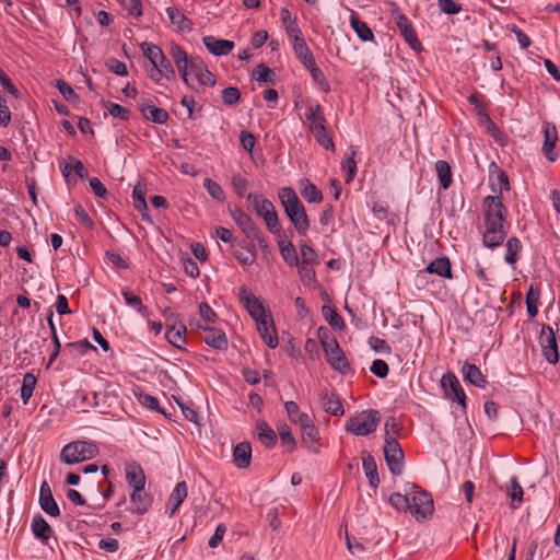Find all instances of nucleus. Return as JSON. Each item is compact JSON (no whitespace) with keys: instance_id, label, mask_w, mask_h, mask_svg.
Segmentation results:
<instances>
[{"instance_id":"obj_27","label":"nucleus","mask_w":560,"mask_h":560,"mask_svg":"<svg viewBox=\"0 0 560 560\" xmlns=\"http://www.w3.org/2000/svg\"><path fill=\"white\" fill-rule=\"evenodd\" d=\"M186 498L187 485L185 481H180L175 486L173 492L171 493L165 506V512L170 516L174 515Z\"/></svg>"},{"instance_id":"obj_26","label":"nucleus","mask_w":560,"mask_h":560,"mask_svg":"<svg viewBox=\"0 0 560 560\" xmlns=\"http://www.w3.org/2000/svg\"><path fill=\"white\" fill-rule=\"evenodd\" d=\"M434 273L442 278L452 279V266L451 260L446 256H442L432 260L420 273Z\"/></svg>"},{"instance_id":"obj_17","label":"nucleus","mask_w":560,"mask_h":560,"mask_svg":"<svg viewBox=\"0 0 560 560\" xmlns=\"http://www.w3.org/2000/svg\"><path fill=\"white\" fill-rule=\"evenodd\" d=\"M197 328L205 332L203 341L215 350H225L228 348V338L221 329L210 326H203L201 323L196 324Z\"/></svg>"},{"instance_id":"obj_11","label":"nucleus","mask_w":560,"mask_h":560,"mask_svg":"<svg viewBox=\"0 0 560 560\" xmlns=\"http://www.w3.org/2000/svg\"><path fill=\"white\" fill-rule=\"evenodd\" d=\"M483 221H506V208L502 196H487L482 201Z\"/></svg>"},{"instance_id":"obj_31","label":"nucleus","mask_w":560,"mask_h":560,"mask_svg":"<svg viewBox=\"0 0 560 560\" xmlns=\"http://www.w3.org/2000/svg\"><path fill=\"white\" fill-rule=\"evenodd\" d=\"M462 373L466 382L477 387L485 388L488 383L480 369L475 364L466 362L463 365Z\"/></svg>"},{"instance_id":"obj_19","label":"nucleus","mask_w":560,"mask_h":560,"mask_svg":"<svg viewBox=\"0 0 560 560\" xmlns=\"http://www.w3.org/2000/svg\"><path fill=\"white\" fill-rule=\"evenodd\" d=\"M396 25L404 36L405 40L409 44V46L415 50H422L421 43L419 42L417 34L408 20V18L404 13H398L395 16Z\"/></svg>"},{"instance_id":"obj_53","label":"nucleus","mask_w":560,"mask_h":560,"mask_svg":"<svg viewBox=\"0 0 560 560\" xmlns=\"http://www.w3.org/2000/svg\"><path fill=\"white\" fill-rule=\"evenodd\" d=\"M102 104L114 118H119L120 120H124V121L129 119L130 110L128 108L122 107L121 105L109 102V101H107V102L103 101Z\"/></svg>"},{"instance_id":"obj_28","label":"nucleus","mask_w":560,"mask_h":560,"mask_svg":"<svg viewBox=\"0 0 560 560\" xmlns=\"http://www.w3.org/2000/svg\"><path fill=\"white\" fill-rule=\"evenodd\" d=\"M320 405L326 412L332 416H342L345 412L339 396L334 392L323 393L320 395Z\"/></svg>"},{"instance_id":"obj_47","label":"nucleus","mask_w":560,"mask_h":560,"mask_svg":"<svg viewBox=\"0 0 560 560\" xmlns=\"http://www.w3.org/2000/svg\"><path fill=\"white\" fill-rule=\"evenodd\" d=\"M505 261L509 265H514L518 259V254L522 249L521 241L516 236H512L506 242Z\"/></svg>"},{"instance_id":"obj_49","label":"nucleus","mask_w":560,"mask_h":560,"mask_svg":"<svg viewBox=\"0 0 560 560\" xmlns=\"http://www.w3.org/2000/svg\"><path fill=\"white\" fill-rule=\"evenodd\" d=\"M300 253H301L300 264H304V265L318 264V255H317L316 250L311 245H308L305 241L300 242Z\"/></svg>"},{"instance_id":"obj_50","label":"nucleus","mask_w":560,"mask_h":560,"mask_svg":"<svg viewBox=\"0 0 560 560\" xmlns=\"http://www.w3.org/2000/svg\"><path fill=\"white\" fill-rule=\"evenodd\" d=\"M315 140L326 150H335V143L327 131V126L325 127H315V130H312Z\"/></svg>"},{"instance_id":"obj_18","label":"nucleus","mask_w":560,"mask_h":560,"mask_svg":"<svg viewBox=\"0 0 560 560\" xmlns=\"http://www.w3.org/2000/svg\"><path fill=\"white\" fill-rule=\"evenodd\" d=\"M138 104L139 109L145 119L160 125H163L167 121L170 117L168 113L163 108L154 106L151 100L140 98Z\"/></svg>"},{"instance_id":"obj_1","label":"nucleus","mask_w":560,"mask_h":560,"mask_svg":"<svg viewBox=\"0 0 560 560\" xmlns=\"http://www.w3.org/2000/svg\"><path fill=\"white\" fill-rule=\"evenodd\" d=\"M278 197L296 232L305 236L310 229V220L295 190L292 187H283L279 189Z\"/></svg>"},{"instance_id":"obj_40","label":"nucleus","mask_w":560,"mask_h":560,"mask_svg":"<svg viewBox=\"0 0 560 560\" xmlns=\"http://www.w3.org/2000/svg\"><path fill=\"white\" fill-rule=\"evenodd\" d=\"M293 50L298 59L303 63V66L310 67L315 62L314 56L310 50L305 39H300L298 43H293Z\"/></svg>"},{"instance_id":"obj_57","label":"nucleus","mask_w":560,"mask_h":560,"mask_svg":"<svg viewBox=\"0 0 560 560\" xmlns=\"http://www.w3.org/2000/svg\"><path fill=\"white\" fill-rule=\"evenodd\" d=\"M141 49L143 55L150 60L151 65L155 67L161 56H164L163 50L159 46L150 43H142Z\"/></svg>"},{"instance_id":"obj_55","label":"nucleus","mask_w":560,"mask_h":560,"mask_svg":"<svg viewBox=\"0 0 560 560\" xmlns=\"http://www.w3.org/2000/svg\"><path fill=\"white\" fill-rule=\"evenodd\" d=\"M301 194L307 202H322L323 200L322 191L308 180L304 184V187L301 189Z\"/></svg>"},{"instance_id":"obj_10","label":"nucleus","mask_w":560,"mask_h":560,"mask_svg":"<svg viewBox=\"0 0 560 560\" xmlns=\"http://www.w3.org/2000/svg\"><path fill=\"white\" fill-rule=\"evenodd\" d=\"M238 296L242 305L255 322L270 314L266 312L260 300L246 285L238 289Z\"/></svg>"},{"instance_id":"obj_51","label":"nucleus","mask_w":560,"mask_h":560,"mask_svg":"<svg viewBox=\"0 0 560 560\" xmlns=\"http://www.w3.org/2000/svg\"><path fill=\"white\" fill-rule=\"evenodd\" d=\"M509 494L512 499L511 506L513 509H517L523 501V488L521 487L517 478L514 476L510 481V487L508 488Z\"/></svg>"},{"instance_id":"obj_34","label":"nucleus","mask_w":560,"mask_h":560,"mask_svg":"<svg viewBox=\"0 0 560 560\" xmlns=\"http://www.w3.org/2000/svg\"><path fill=\"white\" fill-rule=\"evenodd\" d=\"M305 117L310 121V130H315V127L327 126V120L324 116L322 106L317 103L308 105L305 109Z\"/></svg>"},{"instance_id":"obj_35","label":"nucleus","mask_w":560,"mask_h":560,"mask_svg":"<svg viewBox=\"0 0 560 560\" xmlns=\"http://www.w3.org/2000/svg\"><path fill=\"white\" fill-rule=\"evenodd\" d=\"M166 13L171 20V23L182 32H189L192 28V22L185 16V14L175 7L166 8Z\"/></svg>"},{"instance_id":"obj_38","label":"nucleus","mask_w":560,"mask_h":560,"mask_svg":"<svg viewBox=\"0 0 560 560\" xmlns=\"http://www.w3.org/2000/svg\"><path fill=\"white\" fill-rule=\"evenodd\" d=\"M301 432L303 443L306 445V447L315 454L318 453L319 446L317 443L319 441V432L315 424H312L306 429H302Z\"/></svg>"},{"instance_id":"obj_56","label":"nucleus","mask_w":560,"mask_h":560,"mask_svg":"<svg viewBox=\"0 0 560 560\" xmlns=\"http://www.w3.org/2000/svg\"><path fill=\"white\" fill-rule=\"evenodd\" d=\"M279 436L281 440V444L287 446L289 451H293L296 447V441L291 432V429L288 424L283 423L278 427Z\"/></svg>"},{"instance_id":"obj_25","label":"nucleus","mask_w":560,"mask_h":560,"mask_svg":"<svg viewBox=\"0 0 560 560\" xmlns=\"http://www.w3.org/2000/svg\"><path fill=\"white\" fill-rule=\"evenodd\" d=\"M125 470L127 483L132 488V490H144L145 475L141 466L136 462L127 463Z\"/></svg>"},{"instance_id":"obj_39","label":"nucleus","mask_w":560,"mask_h":560,"mask_svg":"<svg viewBox=\"0 0 560 560\" xmlns=\"http://www.w3.org/2000/svg\"><path fill=\"white\" fill-rule=\"evenodd\" d=\"M350 24L353 31L357 33L358 37L363 42L373 40L374 35L372 30L368 26L365 22L359 19L354 13L350 18Z\"/></svg>"},{"instance_id":"obj_33","label":"nucleus","mask_w":560,"mask_h":560,"mask_svg":"<svg viewBox=\"0 0 560 560\" xmlns=\"http://www.w3.org/2000/svg\"><path fill=\"white\" fill-rule=\"evenodd\" d=\"M277 236H278V246H279L280 254H281L283 260L291 267L298 266L300 259H299V256H298L294 245L291 242L284 241V238H283L284 235L282 234V232H280V235H277Z\"/></svg>"},{"instance_id":"obj_9","label":"nucleus","mask_w":560,"mask_h":560,"mask_svg":"<svg viewBox=\"0 0 560 560\" xmlns=\"http://www.w3.org/2000/svg\"><path fill=\"white\" fill-rule=\"evenodd\" d=\"M539 343L541 346L542 355L550 364H556L559 361L558 342L556 331L549 325H542L539 336Z\"/></svg>"},{"instance_id":"obj_64","label":"nucleus","mask_w":560,"mask_h":560,"mask_svg":"<svg viewBox=\"0 0 560 560\" xmlns=\"http://www.w3.org/2000/svg\"><path fill=\"white\" fill-rule=\"evenodd\" d=\"M120 5L129 15L139 18L142 15V2L141 0H118Z\"/></svg>"},{"instance_id":"obj_5","label":"nucleus","mask_w":560,"mask_h":560,"mask_svg":"<svg viewBox=\"0 0 560 560\" xmlns=\"http://www.w3.org/2000/svg\"><path fill=\"white\" fill-rule=\"evenodd\" d=\"M380 420L381 413L378 410H363L347 421L346 429L355 435H368L376 430Z\"/></svg>"},{"instance_id":"obj_61","label":"nucleus","mask_w":560,"mask_h":560,"mask_svg":"<svg viewBox=\"0 0 560 560\" xmlns=\"http://www.w3.org/2000/svg\"><path fill=\"white\" fill-rule=\"evenodd\" d=\"M203 187L208 194L217 201H223L225 198L222 187L211 178H205Z\"/></svg>"},{"instance_id":"obj_45","label":"nucleus","mask_w":560,"mask_h":560,"mask_svg":"<svg viewBox=\"0 0 560 560\" xmlns=\"http://www.w3.org/2000/svg\"><path fill=\"white\" fill-rule=\"evenodd\" d=\"M323 316L332 329L342 330L345 322L334 307L324 305L322 307Z\"/></svg>"},{"instance_id":"obj_22","label":"nucleus","mask_w":560,"mask_h":560,"mask_svg":"<svg viewBox=\"0 0 560 560\" xmlns=\"http://www.w3.org/2000/svg\"><path fill=\"white\" fill-rule=\"evenodd\" d=\"M202 43L206 48L214 56L229 55L234 49V42L220 39L212 35L205 36Z\"/></svg>"},{"instance_id":"obj_44","label":"nucleus","mask_w":560,"mask_h":560,"mask_svg":"<svg viewBox=\"0 0 560 560\" xmlns=\"http://www.w3.org/2000/svg\"><path fill=\"white\" fill-rule=\"evenodd\" d=\"M37 378L32 372H27L24 374L23 383L21 387V398L23 404L26 405L30 398L33 395V392L36 387Z\"/></svg>"},{"instance_id":"obj_24","label":"nucleus","mask_w":560,"mask_h":560,"mask_svg":"<svg viewBox=\"0 0 560 560\" xmlns=\"http://www.w3.org/2000/svg\"><path fill=\"white\" fill-rule=\"evenodd\" d=\"M31 530L34 537L40 540V542L44 545H48V541L54 534L51 526L46 522L42 514H36L33 517Z\"/></svg>"},{"instance_id":"obj_63","label":"nucleus","mask_w":560,"mask_h":560,"mask_svg":"<svg viewBox=\"0 0 560 560\" xmlns=\"http://www.w3.org/2000/svg\"><path fill=\"white\" fill-rule=\"evenodd\" d=\"M232 254L233 256L242 264L243 266H250L256 260V253L254 249H248V253H243L241 249L236 248V245H232Z\"/></svg>"},{"instance_id":"obj_14","label":"nucleus","mask_w":560,"mask_h":560,"mask_svg":"<svg viewBox=\"0 0 560 560\" xmlns=\"http://www.w3.org/2000/svg\"><path fill=\"white\" fill-rule=\"evenodd\" d=\"M542 132L545 139L541 152L548 161L556 162L559 156L556 151V144L558 141V131L556 125L553 122L546 121L544 124Z\"/></svg>"},{"instance_id":"obj_13","label":"nucleus","mask_w":560,"mask_h":560,"mask_svg":"<svg viewBox=\"0 0 560 560\" xmlns=\"http://www.w3.org/2000/svg\"><path fill=\"white\" fill-rule=\"evenodd\" d=\"M190 78L192 82L196 81L198 85L214 86L215 77L209 71L203 60L198 57H190Z\"/></svg>"},{"instance_id":"obj_59","label":"nucleus","mask_w":560,"mask_h":560,"mask_svg":"<svg viewBox=\"0 0 560 560\" xmlns=\"http://www.w3.org/2000/svg\"><path fill=\"white\" fill-rule=\"evenodd\" d=\"M141 49L143 55L150 60L151 65L155 67L161 56H164L163 50L159 46L150 43H142Z\"/></svg>"},{"instance_id":"obj_30","label":"nucleus","mask_w":560,"mask_h":560,"mask_svg":"<svg viewBox=\"0 0 560 560\" xmlns=\"http://www.w3.org/2000/svg\"><path fill=\"white\" fill-rule=\"evenodd\" d=\"M187 332V327L184 323L179 322L178 325L174 322V324H168V328H166L165 338L167 341L178 349H183V343H185V335Z\"/></svg>"},{"instance_id":"obj_29","label":"nucleus","mask_w":560,"mask_h":560,"mask_svg":"<svg viewBox=\"0 0 560 560\" xmlns=\"http://www.w3.org/2000/svg\"><path fill=\"white\" fill-rule=\"evenodd\" d=\"M362 466L369 483L372 488H377L380 485V477L377 472V465L374 457L366 451L362 453Z\"/></svg>"},{"instance_id":"obj_52","label":"nucleus","mask_w":560,"mask_h":560,"mask_svg":"<svg viewBox=\"0 0 560 560\" xmlns=\"http://www.w3.org/2000/svg\"><path fill=\"white\" fill-rule=\"evenodd\" d=\"M306 69L310 71L313 81L318 84L320 90L325 93H328L330 91V85L323 71L317 67L316 62L312 63L310 67H306Z\"/></svg>"},{"instance_id":"obj_41","label":"nucleus","mask_w":560,"mask_h":560,"mask_svg":"<svg viewBox=\"0 0 560 560\" xmlns=\"http://www.w3.org/2000/svg\"><path fill=\"white\" fill-rule=\"evenodd\" d=\"M435 171L439 177L441 188L447 189L453 182L450 164L444 160H439L435 163Z\"/></svg>"},{"instance_id":"obj_32","label":"nucleus","mask_w":560,"mask_h":560,"mask_svg":"<svg viewBox=\"0 0 560 560\" xmlns=\"http://www.w3.org/2000/svg\"><path fill=\"white\" fill-rule=\"evenodd\" d=\"M252 459V446L248 442L238 443L233 450V462L234 464L243 469L250 465Z\"/></svg>"},{"instance_id":"obj_37","label":"nucleus","mask_w":560,"mask_h":560,"mask_svg":"<svg viewBox=\"0 0 560 560\" xmlns=\"http://www.w3.org/2000/svg\"><path fill=\"white\" fill-rule=\"evenodd\" d=\"M132 199L135 208L141 213L142 218L151 222L148 215V205L145 201V189L140 185H136L132 190Z\"/></svg>"},{"instance_id":"obj_20","label":"nucleus","mask_w":560,"mask_h":560,"mask_svg":"<svg viewBox=\"0 0 560 560\" xmlns=\"http://www.w3.org/2000/svg\"><path fill=\"white\" fill-rule=\"evenodd\" d=\"M39 505L42 510L49 516L57 517L60 515V509L51 493V489L47 481H43L40 485Z\"/></svg>"},{"instance_id":"obj_12","label":"nucleus","mask_w":560,"mask_h":560,"mask_svg":"<svg viewBox=\"0 0 560 560\" xmlns=\"http://www.w3.org/2000/svg\"><path fill=\"white\" fill-rule=\"evenodd\" d=\"M441 385L447 399L457 401L463 409L466 408V395L455 374L451 372L444 374L441 380Z\"/></svg>"},{"instance_id":"obj_46","label":"nucleus","mask_w":560,"mask_h":560,"mask_svg":"<svg viewBox=\"0 0 560 560\" xmlns=\"http://www.w3.org/2000/svg\"><path fill=\"white\" fill-rule=\"evenodd\" d=\"M252 77L258 83H275V72L264 63L253 69Z\"/></svg>"},{"instance_id":"obj_4","label":"nucleus","mask_w":560,"mask_h":560,"mask_svg":"<svg viewBox=\"0 0 560 560\" xmlns=\"http://www.w3.org/2000/svg\"><path fill=\"white\" fill-rule=\"evenodd\" d=\"M247 200L252 201L256 213L262 218L268 231L275 235H280L281 226L273 203L264 198L262 195L249 194Z\"/></svg>"},{"instance_id":"obj_58","label":"nucleus","mask_w":560,"mask_h":560,"mask_svg":"<svg viewBox=\"0 0 560 560\" xmlns=\"http://www.w3.org/2000/svg\"><path fill=\"white\" fill-rule=\"evenodd\" d=\"M141 49L143 55L150 60L151 65L155 67L161 56H164L163 50L159 46L150 43H142Z\"/></svg>"},{"instance_id":"obj_16","label":"nucleus","mask_w":560,"mask_h":560,"mask_svg":"<svg viewBox=\"0 0 560 560\" xmlns=\"http://www.w3.org/2000/svg\"><path fill=\"white\" fill-rule=\"evenodd\" d=\"M256 326L264 342L271 349L277 348L279 339L271 314L256 320Z\"/></svg>"},{"instance_id":"obj_48","label":"nucleus","mask_w":560,"mask_h":560,"mask_svg":"<svg viewBox=\"0 0 560 560\" xmlns=\"http://www.w3.org/2000/svg\"><path fill=\"white\" fill-rule=\"evenodd\" d=\"M540 298V289L534 288V285L529 287V290L526 293V306L527 313L529 317H535L538 313V302Z\"/></svg>"},{"instance_id":"obj_8","label":"nucleus","mask_w":560,"mask_h":560,"mask_svg":"<svg viewBox=\"0 0 560 560\" xmlns=\"http://www.w3.org/2000/svg\"><path fill=\"white\" fill-rule=\"evenodd\" d=\"M505 223L506 221H483L482 244L485 247L494 248L503 244L506 237Z\"/></svg>"},{"instance_id":"obj_6","label":"nucleus","mask_w":560,"mask_h":560,"mask_svg":"<svg viewBox=\"0 0 560 560\" xmlns=\"http://www.w3.org/2000/svg\"><path fill=\"white\" fill-rule=\"evenodd\" d=\"M384 457L389 471L399 476L404 467V451L395 435L385 434Z\"/></svg>"},{"instance_id":"obj_54","label":"nucleus","mask_w":560,"mask_h":560,"mask_svg":"<svg viewBox=\"0 0 560 560\" xmlns=\"http://www.w3.org/2000/svg\"><path fill=\"white\" fill-rule=\"evenodd\" d=\"M199 314H200V320L198 323H201L203 326H210L211 324H214L218 320L217 313L210 307V305L207 302H201L199 304Z\"/></svg>"},{"instance_id":"obj_2","label":"nucleus","mask_w":560,"mask_h":560,"mask_svg":"<svg viewBox=\"0 0 560 560\" xmlns=\"http://www.w3.org/2000/svg\"><path fill=\"white\" fill-rule=\"evenodd\" d=\"M98 447L91 441H74L65 445L60 453V460L73 465L92 459L98 455Z\"/></svg>"},{"instance_id":"obj_7","label":"nucleus","mask_w":560,"mask_h":560,"mask_svg":"<svg viewBox=\"0 0 560 560\" xmlns=\"http://www.w3.org/2000/svg\"><path fill=\"white\" fill-rule=\"evenodd\" d=\"M231 214L237 226L243 231L247 238L256 241L260 248H267V241L262 232L256 226L247 213H245L240 208H235L234 211H231Z\"/></svg>"},{"instance_id":"obj_62","label":"nucleus","mask_w":560,"mask_h":560,"mask_svg":"<svg viewBox=\"0 0 560 560\" xmlns=\"http://www.w3.org/2000/svg\"><path fill=\"white\" fill-rule=\"evenodd\" d=\"M56 88L60 92V94L63 96V98L70 103H77L79 102L80 97L74 92V90L63 80H58L56 83Z\"/></svg>"},{"instance_id":"obj_42","label":"nucleus","mask_w":560,"mask_h":560,"mask_svg":"<svg viewBox=\"0 0 560 560\" xmlns=\"http://www.w3.org/2000/svg\"><path fill=\"white\" fill-rule=\"evenodd\" d=\"M355 155V148L350 147L348 149L345 160L341 163L342 170L347 172L346 183H350L357 174V162L354 161Z\"/></svg>"},{"instance_id":"obj_43","label":"nucleus","mask_w":560,"mask_h":560,"mask_svg":"<svg viewBox=\"0 0 560 560\" xmlns=\"http://www.w3.org/2000/svg\"><path fill=\"white\" fill-rule=\"evenodd\" d=\"M121 294L125 299V302L128 306L135 308L138 313H140L142 316L148 315V308L142 304L141 298L136 295L131 290L128 288H124L121 290Z\"/></svg>"},{"instance_id":"obj_23","label":"nucleus","mask_w":560,"mask_h":560,"mask_svg":"<svg viewBox=\"0 0 560 560\" xmlns=\"http://www.w3.org/2000/svg\"><path fill=\"white\" fill-rule=\"evenodd\" d=\"M490 187L493 192L502 196V190H510L508 174L501 170L494 162L490 165Z\"/></svg>"},{"instance_id":"obj_21","label":"nucleus","mask_w":560,"mask_h":560,"mask_svg":"<svg viewBox=\"0 0 560 560\" xmlns=\"http://www.w3.org/2000/svg\"><path fill=\"white\" fill-rule=\"evenodd\" d=\"M153 498L144 490L135 489L130 494V511L132 514L144 515L149 512Z\"/></svg>"},{"instance_id":"obj_36","label":"nucleus","mask_w":560,"mask_h":560,"mask_svg":"<svg viewBox=\"0 0 560 560\" xmlns=\"http://www.w3.org/2000/svg\"><path fill=\"white\" fill-rule=\"evenodd\" d=\"M256 431L258 435V440L266 446V447H273L277 443V434L272 430L271 427L268 425L265 421H259L256 424Z\"/></svg>"},{"instance_id":"obj_60","label":"nucleus","mask_w":560,"mask_h":560,"mask_svg":"<svg viewBox=\"0 0 560 560\" xmlns=\"http://www.w3.org/2000/svg\"><path fill=\"white\" fill-rule=\"evenodd\" d=\"M389 503L393 508L398 511H408L409 505V495L408 488L405 493L395 492L389 497Z\"/></svg>"},{"instance_id":"obj_15","label":"nucleus","mask_w":560,"mask_h":560,"mask_svg":"<svg viewBox=\"0 0 560 560\" xmlns=\"http://www.w3.org/2000/svg\"><path fill=\"white\" fill-rule=\"evenodd\" d=\"M331 348L325 350L326 359L328 364L341 374H348L351 371L350 363L346 358L342 349L340 348L337 340H334Z\"/></svg>"},{"instance_id":"obj_3","label":"nucleus","mask_w":560,"mask_h":560,"mask_svg":"<svg viewBox=\"0 0 560 560\" xmlns=\"http://www.w3.org/2000/svg\"><path fill=\"white\" fill-rule=\"evenodd\" d=\"M409 505L408 511L416 520H423L433 514L432 495L416 485H408Z\"/></svg>"}]
</instances>
